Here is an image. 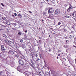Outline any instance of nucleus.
Wrapping results in <instances>:
<instances>
[{"label":"nucleus","mask_w":76,"mask_h":76,"mask_svg":"<svg viewBox=\"0 0 76 76\" xmlns=\"http://www.w3.org/2000/svg\"><path fill=\"white\" fill-rule=\"evenodd\" d=\"M69 37L70 39H72V36L71 35H69Z\"/></svg>","instance_id":"nucleus-11"},{"label":"nucleus","mask_w":76,"mask_h":76,"mask_svg":"<svg viewBox=\"0 0 76 76\" xmlns=\"http://www.w3.org/2000/svg\"><path fill=\"white\" fill-rule=\"evenodd\" d=\"M58 56H60V54H58Z\"/></svg>","instance_id":"nucleus-34"},{"label":"nucleus","mask_w":76,"mask_h":76,"mask_svg":"<svg viewBox=\"0 0 76 76\" xmlns=\"http://www.w3.org/2000/svg\"><path fill=\"white\" fill-rule=\"evenodd\" d=\"M61 23H60V22H59L58 23V25H61Z\"/></svg>","instance_id":"nucleus-16"},{"label":"nucleus","mask_w":76,"mask_h":76,"mask_svg":"<svg viewBox=\"0 0 76 76\" xmlns=\"http://www.w3.org/2000/svg\"><path fill=\"white\" fill-rule=\"evenodd\" d=\"M19 63L20 64H21V65H23L24 64V62L23 60L20 59L19 61Z\"/></svg>","instance_id":"nucleus-2"},{"label":"nucleus","mask_w":76,"mask_h":76,"mask_svg":"<svg viewBox=\"0 0 76 76\" xmlns=\"http://www.w3.org/2000/svg\"><path fill=\"white\" fill-rule=\"evenodd\" d=\"M1 67V65H0V67Z\"/></svg>","instance_id":"nucleus-42"},{"label":"nucleus","mask_w":76,"mask_h":76,"mask_svg":"<svg viewBox=\"0 0 76 76\" xmlns=\"http://www.w3.org/2000/svg\"><path fill=\"white\" fill-rule=\"evenodd\" d=\"M69 8L70 9H73V7L72 6V5H71V4H69Z\"/></svg>","instance_id":"nucleus-8"},{"label":"nucleus","mask_w":76,"mask_h":76,"mask_svg":"<svg viewBox=\"0 0 76 76\" xmlns=\"http://www.w3.org/2000/svg\"><path fill=\"white\" fill-rule=\"evenodd\" d=\"M27 30H26L25 31H24V32H25V33H26L27 32Z\"/></svg>","instance_id":"nucleus-28"},{"label":"nucleus","mask_w":76,"mask_h":76,"mask_svg":"<svg viewBox=\"0 0 76 76\" xmlns=\"http://www.w3.org/2000/svg\"><path fill=\"white\" fill-rule=\"evenodd\" d=\"M13 50L12 49V50H10L8 52V54H11V55H13L14 54V52H13Z\"/></svg>","instance_id":"nucleus-4"},{"label":"nucleus","mask_w":76,"mask_h":76,"mask_svg":"<svg viewBox=\"0 0 76 76\" xmlns=\"http://www.w3.org/2000/svg\"><path fill=\"white\" fill-rule=\"evenodd\" d=\"M54 12V10L53 8L50 9L48 11V13L49 15H51V13H53Z\"/></svg>","instance_id":"nucleus-1"},{"label":"nucleus","mask_w":76,"mask_h":76,"mask_svg":"<svg viewBox=\"0 0 76 76\" xmlns=\"http://www.w3.org/2000/svg\"><path fill=\"white\" fill-rule=\"evenodd\" d=\"M73 47H75V48H76V46L75 45H73Z\"/></svg>","instance_id":"nucleus-36"},{"label":"nucleus","mask_w":76,"mask_h":76,"mask_svg":"<svg viewBox=\"0 0 76 76\" xmlns=\"http://www.w3.org/2000/svg\"><path fill=\"white\" fill-rule=\"evenodd\" d=\"M29 13H30L31 14L32 13V12L31 11H28Z\"/></svg>","instance_id":"nucleus-30"},{"label":"nucleus","mask_w":76,"mask_h":76,"mask_svg":"<svg viewBox=\"0 0 76 76\" xmlns=\"http://www.w3.org/2000/svg\"><path fill=\"white\" fill-rule=\"evenodd\" d=\"M39 73L40 75H41V76H42V75H44V73H43V72H39Z\"/></svg>","instance_id":"nucleus-9"},{"label":"nucleus","mask_w":76,"mask_h":76,"mask_svg":"<svg viewBox=\"0 0 76 76\" xmlns=\"http://www.w3.org/2000/svg\"><path fill=\"white\" fill-rule=\"evenodd\" d=\"M38 55H37V54H36V57H38Z\"/></svg>","instance_id":"nucleus-32"},{"label":"nucleus","mask_w":76,"mask_h":76,"mask_svg":"<svg viewBox=\"0 0 76 76\" xmlns=\"http://www.w3.org/2000/svg\"><path fill=\"white\" fill-rule=\"evenodd\" d=\"M61 50H58V52L60 53V52H61Z\"/></svg>","instance_id":"nucleus-24"},{"label":"nucleus","mask_w":76,"mask_h":76,"mask_svg":"<svg viewBox=\"0 0 76 76\" xmlns=\"http://www.w3.org/2000/svg\"><path fill=\"white\" fill-rule=\"evenodd\" d=\"M29 2H32L33 1V0H28Z\"/></svg>","instance_id":"nucleus-17"},{"label":"nucleus","mask_w":76,"mask_h":76,"mask_svg":"<svg viewBox=\"0 0 76 76\" xmlns=\"http://www.w3.org/2000/svg\"><path fill=\"white\" fill-rule=\"evenodd\" d=\"M75 12H73V13H72V15L74 16V15H75Z\"/></svg>","instance_id":"nucleus-19"},{"label":"nucleus","mask_w":76,"mask_h":76,"mask_svg":"<svg viewBox=\"0 0 76 76\" xmlns=\"http://www.w3.org/2000/svg\"><path fill=\"white\" fill-rule=\"evenodd\" d=\"M69 41H68V40H66V42H69Z\"/></svg>","instance_id":"nucleus-29"},{"label":"nucleus","mask_w":76,"mask_h":76,"mask_svg":"<svg viewBox=\"0 0 76 76\" xmlns=\"http://www.w3.org/2000/svg\"><path fill=\"white\" fill-rule=\"evenodd\" d=\"M43 34H44V33H43Z\"/></svg>","instance_id":"nucleus-47"},{"label":"nucleus","mask_w":76,"mask_h":76,"mask_svg":"<svg viewBox=\"0 0 76 76\" xmlns=\"http://www.w3.org/2000/svg\"><path fill=\"white\" fill-rule=\"evenodd\" d=\"M46 1H48V0H47Z\"/></svg>","instance_id":"nucleus-39"},{"label":"nucleus","mask_w":76,"mask_h":76,"mask_svg":"<svg viewBox=\"0 0 76 76\" xmlns=\"http://www.w3.org/2000/svg\"><path fill=\"white\" fill-rule=\"evenodd\" d=\"M12 17H15V15H12Z\"/></svg>","instance_id":"nucleus-31"},{"label":"nucleus","mask_w":76,"mask_h":76,"mask_svg":"<svg viewBox=\"0 0 76 76\" xmlns=\"http://www.w3.org/2000/svg\"><path fill=\"white\" fill-rule=\"evenodd\" d=\"M37 60V61H38L39 60V58H38Z\"/></svg>","instance_id":"nucleus-35"},{"label":"nucleus","mask_w":76,"mask_h":76,"mask_svg":"<svg viewBox=\"0 0 76 76\" xmlns=\"http://www.w3.org/2000/svg\"><path fill=\"white\" fill-rule=\"evenodd\" d=\"M37 28V29H38V27Z\"/></svg>","instance_id":"nucleus-44"},{"label":"nucleus","mask_w":76,"mask_h":76,"mask_svg":"<svg viewBox=\"0 0 76 76\" xmlns=\"http://www.w3.org/2000/svg\"><path fill=\"white\" fill-rule=\"evenodd\" d=\"M39 39L41 40V39H42L41 38V37H39Z\"/></svg>","instance_id":"nucleus-33"},{"label":"nucleus","mask_w":76,"mask_h":76,"mask_svg":"<svg viewBox=\"0 0 76 76\" xmlns=\"http://www.w3.org/2000/svg\"><path fill=\"white\" fill-rule=\"evenodd\" d=\"M45 73V75L46 76H48V75H50V73L48 72H46Z\"/></svg>","instance_id":"nucleus-6"},{"label":"nucleus","mask_w":76,"mask_h":76,"mask_svg":"<svg viewBox=\"0 0 76 76\" xmlns=\"http://www.w3.org/2000/svg\"><path fill=\"white\" fill-rule=\"evenodd\" d=\"M64 31L65 32H66V31H67V29H64Z\"/></svg>","instance_id":"nucleus-21"},{"label":"nucleus","mask_w":76,"mask_h":76,"mask_svg":"<svg viewBox=\"0 0 76 76\" xmlns=\"http://www.w3.org/2000/svg\"><path fill=\"white\" fill-rule=\"evenodd\" d=\"M20 42H23V40L22 39H20Z\"/></svg>","instance_id":"nucleus-23"},{"label":"nucleus","mask_w":76,"mask_h":76,"mask_svg":"<svg viewBox=\"0 0 76 76\" xmlns=\"http://www.w3.org/2000/svg\"><path fill=\"white\" fill-rule=\"evenodd\" d=\"M42 36H43V35H42Z\"/></svg>","instance_id":"nucleus-48"},{"label":"nucleus","mask_w":76,"mask_h":76,"mask_svg":"<svg viewBox=\"0 0 76 76\" xmlns=\"http://www.w3.org/2000/svg\"><path fill=\"white\" fill-rule=\"evenodd\" d=\"M70 8H68L67 10V12H70Z\"/></svg>","instance_id":"nucleus-13"},{"label":"nucleus","mask_w":76,"mask_h":76,"mask_svg":"<svg viewBox=\"0 0 76 76\" xmlns=\"http://www.w3.org/2000/svg\"><path fill=\"white\" fill-rule=\"evenodd\" d=\"M57 59H58V57H57Z\"/></svg>","instance_id":"nucleus-38"},{"label":"nucleus","mask_w":76,"mask_h":76,"mask_svg":"<svg viewBox=\"0 0 76 76\" xmlns=\"http://www.w3.org/2000/svg\"><path fill=\"white\" fill-rule=\"evenodd\" d=\"M65 18H70V17L69 16H65Z\"/></svg>","instance_id":"nucleus-15"},{"label":"nucleus","mask_w":76,"mask_h":76,"mask_svg":"<svg viewBox=\"0 0 76 76\" xmlns=\"http://www.w3.org/2000/svg\"><path fill=\"white\" fill-rule=\"evenodd\" d=\"M43 15L44 16H47V13L45 12H43Z\"/></svg>","instance_id":"nucleus-7"},{"label":"nucleus","mask_w":76,"mask_h":76,"mask_svg":"<svg viewBox=\"0 0 76 76\" xmlns=\"http://www.w3.org/2000/svg\"><path fill=\"white\" fill-rule=\"evenodd\" d=\"M14 14L15 16H17V14H16V13H14Z\"/></svg>","instance_id":"nucleus-22"},{"label":"nucleus","mask_w":76,"mask_h":76,"mask_svg":"<svg viewBox=\"0 0 76 76\" xmlns=\"http://www.w3.org/2000/svg\"><path fill=\"white\" fill-rule=\"evenodd\" d=\"M1 5H2V6H3V7H4V4H3L1 3Z\"/></svg>","instance_id":"nucleus-20"},{"label":"nucleus","mask_w":76,"mask_h":76,"mask_svg":"<svg viewBox=\"0 0 76 76\" xmlns=\"http://www.w3.org/2000/svg\"><path fill=\"white\" fill-rule=\"evenodd\" d=\"M39 29H41V28H39Z\"/></svg>","instance_id":"nucleus-40"},{"label":"nucleus","mask_w":76,"mask_h":76,"mask_svg":"<svg viewBox=\"0 0 76 76\" xmlns=\"http://www.w3.org/2000/svg\"><path fill=\"white\" fill-rule=\"evenodd\" d=\"M65 48H68V47L67 46H64Z\"/></svg>","instance_id":"nucleus-26"},{"label":"nucleus","mask_w":76,"mask_h":76,"mask_svg":"<svg viewBox=\"0 0 76 76\" xmlns=\"http://www.w3.org/2000/svg\"><path fill=\"white\" fill-rule=\"evenodd\" d=\"M49 37H50V35H49Z\"/></svg>","instance_id":"nucleus-41"},{"label":"nucleus","mask_w":76,"mask_h":76,"mask_svg":"<svg viewBox=\"0 0 76 76\" xmlns=\"http://www.w3.org/2000/svg\"><path fill=\"white\" fill-rule=\"evenodd\" d=\"M2 30V29H0V31H1Z\"/></svg>","instance_id":"nucleus-37"},{"label":"nucleus","mask_w":76,"mask_h":76,"mask_svg":"<svg viewBox=\"0 0 76 76\" xmlns=\"http://www.w3.org/2000/svg\"><path fill=\"white\" fill-rule=\"evenodd\" d=\"M75 15H76V13L75 14Z\"/></svg>","instance_id":"nucleus-46"},{"label":"nucleus","mask_w":76,"mask_h":76,"mask_svg":"<svg viewBox=\"0 0 76 76\" xmlns=\"http://www.w3.org/2000/svg\"><path fill=\"white\" fill-rule=\"evenodd\" d=\"M2 18H3V17Z\"/></svg>","instance_id":"nucleus-45"},{"label":"nucleus","mask_w":76,"mask_h":76,"mask_svg":"<svg viewBox=\"0 0 76 76\" xmlns=\"http://www.w3.org/2000/svg\"><path fill=\"white\" fill-rule=\"evenodd\" d=\"M15 56L16 57H17L18 58V57H19V55H16Z\"/></svg>","instance_id":"nucleus-18"},{"label":"nucleus","mask_w":76,"mask_h":76,"mask_svg":"<svg viewBox=\"0 0 76 76\" xmlns=\"http://www.w3.org/2000/svg\"><path fill=\"white\" fill-rule=\"evenodd\" d=\"M42 23H44V20H42Z\"/></svg>","instance_id":"nucleus-27"},{"label":"nucleus","mask_w":76,"mask_h":76,"mask_svg":"<svg viewBox=\"0 0 76 76\" xmlns=\"http://www.w3.org/2000/svg\"><path fill=\"white\" fill-rule=\"evenodd\" d=\"M3 73L1 72H0V76H2Z\"/></svg>","instance_id":"nucleus-14"},{"label":"nucleus","mask_w":76,"mask_h":76,"mask_svg":"<svg viewBox=\"0 0 76 76\" xmlns=\"http://www.w3.org/2000/svg\"><path fill=\"white\" fill-rule=\"evenodd\" d=\"M18 34L19 35H21V33H20V32L18 33Z\"/></svg>","instance_id":"nucleus-25"},{"label":"nucleus","mask_w":76,"mask_h":76,"mask_svg":"<svg viewBox=\"0 0 76 76\" xmlns=\"http://www.w3.org/2000/svg\"><path fill=\"white\" fill-rule=\"evenodd\" d=\"M18 16H19L20 18H22V15L20 14H18Z\"/></svg>","instance_id":"nucleus-12"},{"label":"nucleus","mask_w":76,"mask_h":76,"mask_svg":"<svg viewBox=\"0 0 76 76\" xmlns=\"http://www.w3.org/2000/svg\"><path fill=\"white\" fill-rule=\"evenodd\" d=\"M59 10H56L54 13L55 15H58L59 14Z\"/></svg>","instance_id":"nucleus-3"},{"label":"nucleus","mask_w":76,"mask_h":76,"mask_svg":"<svg viewBox=\"0 0 76 76\" xmlns=\"http://www.w3.org/2000/svg\"><path fill=\"white\" fill-rule=\"evenodd\" d=\"M11 42L10 41L7 42V44H11Z\"/></svg>","instance_id":"nucleus-10"},{"label":"nucleus","mask_w":76,"mask_h":76,"mask_svg":"<svg viewBox=\"0 0 76 76\" xmlns=\"http://www.w3.org/2000/svg\"><path fill=\"white\" fill-rule=\"evenodd\" d=\"M1 48L2 51H5V49H4V45H1Z\"/></svg>","instance_id":"nucleus-5"},{"label":"nucleus","mask_w":76,"mask_h":76,"mask_svg":"<svg viewBox=\"0 0 76 76\" xmlns=\"http://www.w3.org/2000/svg\"><path fill=\"white\" fill-rule=\"evenodd\" d=\"M53 1H54V0H52Z\"/></svg>","instance_id":"nucleus-43"}]
</instances>
